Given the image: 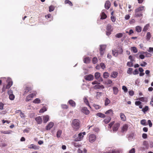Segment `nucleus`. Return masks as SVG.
Here are the masks:
<instances>
[{
	"label": "nucleus",
	"instance_id": "nucleus-38",
	"mask_svg": "<svg viewBox=\"0 0 153 153\" xmlns=\"http://www.w3.org/2000/svg\"><path fill=\"white\" fill-rule=\"evenodd\" d=\"M113 111L111 109H109L107 111L105 112V114H113Z\"/></svg>",
	"mask_w": 153,
	"mask_h": 153
},
{
	"label": "nucleus",
	"instance_id": "nucleus-27",
	"mask_svg": "<svg viewBox=\"0 0 153 153\" xmlns=\"http://www.w3.org/2000/svg\"><path fill=\"white\" fill-rule=\"evenodd\" d=\"M135 30L137 32L140 33L142 30V28L139 26H137L135 27Z\"/></svg>",
	"mask_w": 153,
	"mask_h": 153
},
{
	"label": "nucleus",
	"instance_id": "nucleus-24",
	"mask_svg": "<svg viewBox=\"0 0 153 153\" xmlns=\"http://www.w3.org/2000/svg\"><path fill=\"white\" fill-rule=\"evenodd\" d=\"M69 104L71 106L75 107L76 106V103L75 102L72 100H70L68 101Z\"/></svg>",
	"mask_w": 153,
	"mask_h": 153
},
{
	"label": "nucleus",
	"instance_id": "nucleus-42",
	"mask_svg": "<svg viewBox=\"0 0 153 153\" xmlns=\"http://www.w3.org/2000/svg\"><path fill=\"white\" fill-rule=\"evenodd\" d=\"M127 65L128 67H133L134 65L132 61L128 62L127 63Z\"/></svg>",
	"mask_w": 153,
	"mask_h": 153
},
{
	"label": "nucleus",
	"instance_id": "nucleus-51",
	"mask_svg": "<svg viewBox=\"0 0 153 153\" xmlns=\"http://www.w3.org/2000/svg\"><path fill=\"white\" fill-rule=\"evenodd\" d=\"M132 50L134 53H136L137 52V49L136 47H133L131 48Z\"/></svg>",
	"mask_w": 153,
	"mask_h": 153
},
{
	"label": "nucleus",
	"instance_id": "nucleus-43",
	"mask_svg": "<svg viewBox=\"0 0 153 153\" xmlns=\"http://www.w3.org/2000/svg\"><path fill=\"white\" fill-rule=\"evenodd\" d=\"M111 153H120V151L118 149H114L111 151Z\"/></svg>",
	"mask_w": 153,
	"mask_h": 153
},
{
	"label": "nucleus",
	"instance_id": "nucleus-60",
	"mask_svg": "<svg viewBox=\"0 0 153 153\" xmlns=\"http://www.w3.org/2000/svg\"><path fill=\"white\" fill-rule=\"evenodd\" d=\"M129 94L131 96H133L134 94V93L133 90H131L129 91Z\"/></svg>",
	"mask_w": 153,
	"mask_h": 153
},
{
	"label": "nucleus",
	"instance_id": "nucleus-30",
	"mask_svg": "<svg viewBox=\"0 0 153 153\" xmlns=\"http://www.w3.org/2000/svg\"><path fill=\"white\" fill-rule=\"evenodd\" d=\"M110 102V100L108 98H106L105 100V106L108 105Z\"/></svg>",
	"mask_w": 153,
	"mask_h": 153
},
{
	"label": "nucleus",
	"instance_id": "nucleus-29",
	"mask_svg": "<svg viewBox=\"0 0 153 153\" xmlns=\"http://www.w3.org/2000/svg\"><path fill=\"white\" fill-rule=\"evenodd\" d=\"M65 4H68L70 6H72L73 5L72 2L69 0H65L64 1Z\"/></svg>",
	"mask_w": 153,
	"mask_h": 153
},
{
	"label": "nucleus",
	"instance_id": "nucleus-4",
	"mask_svg": "<svg viewBox=\"0 0 153 153\" xmlns=\"http://www.w3.org/2000/svg\"><path fill=\"white\" fill-rule=\"evenodd\" d=\"M36 93L35 92L28 95L26 97L25 99L26 101L28 102L32 100L34 97L36 96Z\"/></svg>",
	"mask_w": 153,
	"mask_h": 153
},
{
	"label": "nucleus",
	"instance_id": "nucleus-28",
	"mask_svg": "<svg viewBox=\"0 0 153 153\" xmlns=\"http://www.w3.org/2000/svg\"><path fill=\"white\" fill-rule=\"evenodd\" d=\"M49 117V116L48 115L43 117V120L45 123H47L48 121Z\"/></svg>",
	"mask_w": 153,
	"mask_h": 153
},
{
	"label": "nucleus",
	"instance_id": "nucleus-9",
	"mask_svg": "<svg viewBox=\"0 0 153 153\" xmlns=\"http://www.w3.org/2000/svg\"><path fill=\"white\" fill-rule=\"evenodd\" d=\"M32 90L31 87H28V86H25V88L23 90V95H25L29 91Z\"/></svg>",
	"mask_w": 153,
	"mask_h": 153
},
{
	"label": "nucleus",
	"instance_id": "nucleus-22",
	"mask_svg": "<svg viewBox=\"0 0 153 153\" xmlns=\"http://www.w3.org/2000/svg\"><path fill=\"white\" fill-rule=\"evenodd\" d=\"M118 73L116 71H113L112 72L111 76V77L115 78L117 77Z\"/></svg>",
	"mask_w": 153,
	"mask_h": 153
},
{
	"label": "nucleus",
	"instance_id": "nucleus-40",
	"mask_svg": "<svg viewBox=\"0 0 153 153\" xmlns=\"http://www.w3.org/2000/svg\"><path fill=\"white\" fill-rule=\"evenodd\" d=\"M151 37V35L150 32H148L146 35V39L147 40H149Z\"/></svg>",
	"mask_w": 153,
	"mask_h": 153
},
{
	"label": "nucleus",
	"instance_id": "nucleus-54",
	"mask_svg": "<svg viewBox=\"0 0 153 153\" xmlns=\"http://www.w3.org/2000/svg\"><path fill=\"white\" fill-rule=\"evenodd\" d=\"M102 93L101 92H98L97 93L96 97H99L102 95Z\"/></svg>",
	"mask_w": 153,
	"mask_h": 153
},
{
	"label": "nucleus",
	"instance_id": "nucleus-55",
	"mask_svg": "<svg viewBox=\"0 0 153 153\" xmlns=\"http://www.w3.org/2000/svg\"><path fill=\"white\" fill-rule=\"evenodd\" d=\"M122 89L125 92H126L128 91V89L125 86H122Z\"/></svg>",
	"mask_w": 153,
	"mask_h": 153
},
{
	"label": "nucleus",
	"instance_id": "nucleus-2",
	"mask_svg": "<svg viewBox=\"0 0 153 153\" xmlns=\"http://www.w3.org/2000/svg\"><path fill=\"white\" fill-rule=\"evenodd\" d=\"M80 122L78 119H74L72 121L71 126L73 129L77 131L80 128Z\"/></svg>",
	"mask_w": 153,
	"mask_h": 153
},
{
	"label": "nucleus",
	"instance_id": "nucleus-13",
	"mask_svg": "<svg viewBox=\"0 0 153 153\" xmlns=\"http://www.w3.org/2000/svg\"><path fill=\"white\" fill-rule=\"evenodd\" d=\"M128 126L127 124H125L121 128V131L123 133L126 132L128 129Z\"/></svg>",
	"mask_w": 153,
	"mask_h": 153
},
{
	"label": "nucleus",
	"instance_id": "nucleus-7",
	"mask_svg": "<svg viewBox=\"0 0 153 153\" xmlns=\"http://www.w3.org/2000/svg\"><path fill=\"white\" fill-rule=\"evenodd\" d=\"M106 48V46L105 45H100L99 49L100 53L101 56H102L104 53Z\"/></svg>",
	"mask_w": 153,
	"mask_h": 153
},
{
	"label": "nucleus",
	"instance_id": "nucleus-19",
	"mask_svg": "<svg viewBox=\"0 0 153 153\" xmlns=\"http://www.w3.org/2000/svg\"><path fill=\"white\" fill-rule=\"evenodd\" d=\"M113 89L114 94L115 95L117 94L119 91L118 88L116 87H114Z\"/></svg>",
	"mask_w": 153,
	"mask_h": 153
},
{
	"label": "nucleus",
	"instance_id": "nucleus-34",
	"mask_svg": "<svg viewBox=\"0 0 153 153\" xmlns=\"http://www.w3.org/2000/svg\"><path fill=\"white\" fill-rule=\"evenodd\" d=\"M149 109V108L148 106H146L144 108L142 109V111L143 112L144 114H145L146 113V112Z\"/></svg>",
	"mask_w": 153,
	"mask_h": 153
},
{
	"label": "nucleus",
	"instance_id": "nucleus-52",
	"mask_svg": "<svg viewBox=\"0 0 153 153\" xmlns=\"http://www.w3.org/2000/svg\"><path fill=\"white\" fill-rule=\"evenodd\" d=\"M132 70L133 69L132 68H129L127 71V73L129 74H131Z\"/></svg>",
	"mask_w": 153,
	"mask_h": 153
},
{
	"label": "nucleus",
	"instance_id": "nucleus-63",
	"mask_svg": "<svg viewBox=\"0 0 153 153\" xmlns=\"http://www.w3.org/2000/svg\"><path fill=\"white\" fill-rule=\"evenodd\" d=\"M100 65L102 69H104L105 68V66L104 63H101Z\"/></svg>",
	"mask_w": 153,
	"mask_h": 153
},
{
	"label": "nucleus",
	"instance_id": "nucleus-37",
	"mask_svg": "<svg viewBox=\"0 0 153 153\" xmlns=\"http://www.w3.org/2000/svg\"><path fill=\"white\" fill-rule=\"evenodd\" d=\"M83 99L84 102L90 108H91V107L89 104V102L88 99L86 97H85Z\"/></svg>",
	"mask_w": 153,
	"mask_h": 153
},
{
	"label": "nucleus",
	"instance_id": "nucleus-50",
	"mask_svg": "<svg viewBox=\"0 0 153 153\" xmlns=\"http://www.w3.org/2000/svg\"><path fill=\"white\" fill-rule=\"evenodd\" d=\"M123 34L121 33L117 34L116 35V37L118 38H120L122 37Z\"/></svg>",
	"mask_w": 153,
	"mask_h": 153
},
{
	"label": "nucleus",
	"instance_id": "nucleus-5",
	"mask_svg": "<svg viewBox=\"0 0 153 153\" xmlns=\"http://www.w3.org/2000/svg\"><path fill=\"white\" fill-rule=\"evenodd\" d=\"M96 139V137L95 135L94 134H91L88 136V139L89 141L91 143L94 142Z\"/></svg>",
	"mask_w": 153,
	"mask_h": 153
},
{
	"label": "nucleus",
	"instance_id": "nucleus-14",
	"mask_svg": "<svg viewBox=\"0 0 153 153\" xmlns=\"http://www.w3.org/2000/svg\"><path fill=\"white\" fill-rule=\"evenodd\" d=\"M54 123L52 122H50L46 126V129L47 130H50L53 126Z\"/></svg>",
	"mask_w": 153,
	"mask_h": 153
},
{
	"label": "nucleus",
	"instance_id": "nucleus-36",
	"mask_svg": "<svg viewBox=\"0 0 153 153\" xmlns=\"http://www.w3.org/2000/svg\"><path fill=\"white\" fill-rule=\"evenodd\" d=\"M33 102L34 103H39L40 102V100L39 98H36Z\"/></svg>",
	"mask_w": 153,
	"mask_h": 153
},
{
	"label": "nucleus",
	"instance_id": "nucleus-20",
	"mask_svg": "<svg viewBox=\"0 0 153 153\" xmlns=\"http://www.w3.org/2000/svg\"><path fill=\"white\" fill-rule=\"evenodd\" d=\"M120 117L122 121H125L126 120V117L124 114L121 113L120 114Z\"/></svg>",
	"mask_w": 153,
	"mask_h": 153
},
{
	"label": "nucleus",
	"instance_id": "nucleus-17",
	"mask_svg": "<svg viewBox=\"0 0 153 153\" xmlns=\"http://www.w3.org/2000/svg\"><path fill=\"white\" fill-rule=\"evenodd\" d=\"M73 144L74 147L77 148L80 147L82 146V143H75L73 142Z\"/></svg>",
	"mask_w": 153,
	"mask_h": 153
},
{
	"label": "nucleus",
	"instance_id": "nucleus-32",
	"mask_svg": "<svg viewBox=\"0 0 153 153\" xmlns=\"http://www.w3.org/2000/svg\"><path fill=\"white\" fill-rule=\"evenodd\" d=\"M13 84V82L12 81H9L6 86V88L9 89L12 86Z\"/></svg>",
	"mask_w": 153,
	"mask_h": 153
},
{
	"label": "nucleus",
	"instance_id": "nucleus-64",
	"mask_svg": "<svg viewBox=\"0 0 153 153\" xmlns=\"http://www.w3.org/2000/svg\"><path fill=\"white\" fill-rule=\"evenodd\" d=\"M148 51L149 52H153V48L150 47L149 49L148 50Z\"/></svg>",
	"mask_w": 153,
	"mask_h": 153
},
{
	"label": "nucleus",
	"instance_id": "nucleus-61",
	"mask_svg": "<svg viewBox=\"0 0 153 153\" xmlns=\"http://www.w3.org/2000/svg\"><path fill=\"white\" fill-rule=\"evenodd\" d=\"M135 152V149L134 148H132L131 150H130L129 152V153H134Z\"/></svg>",
	"mask_w": 153,
	"mask_h": 153
},
{
	"label": "nucleus",
	"instance_id": "nucleus-26",
	"mask_svg": "<svg viewBox=\"0 0 153 153\" xmlns=\"http://www.w3.org/2000/svg\"><path fill=\"white\" fill-rule=\"evenodd\" d=\"M96 115L97 116H98L99 117H101V118H104L105 117V116L104 114L101 113H100V112H99V113H97V114Z\"/></svg>",
	"mask_w": 153,
	"mask_h": 153
},
{
	"label": "nucleus",
	"instance_id": "nucleus-15",
	"mask_svg": "<svg viewBox=\"0 0 153 153\" xmlns=\"http://www.w3.org/2000/svg\"><path fill=\"white\" fill-rule=\"evenodd\" d=\"M110 2L109 1H106L105 4V8L107 10H108L110 8Z\"/></svg>",
	"mask_w": 153,
	"mask_h": 153
},
{
	"label": "nucleus",
	"instance_id": "nucleus-21",
	"mask_svg": "<svg viewBox=\"0 0 153 153\" xmlns=\"http://www.w3.org/2000/svg\"><path fill=\"white\" fill-rule=\"evenodd\" d=\"M35 120L38 124H40L42 121V118L39 116L36 117Z\"/></svg>",
	"mask_w": 153,
	"mask_h": 153
},
{
	"label": "nucleus",
	"instance_id": "nucleus-25",
	"mask_svg": "<svg viewBox=\"0 0 153 153\" xmlns=\"http://www.w3.org/2000/svg\"><path fill=\"white\" fill-rule=\"evenodd\" d=\"M106 30L107 31H112L113 29L112 28L111 25L110 24H108L107 25L106 27Z\"/></svg>",
	"mask_w": 153,
	"mask_h": 153
},
{
	"label": "nucleus",
	"instance_id": "nucleus-23",
	"mask_svg": "<svg viewBox=\"0 0 153 153\" xmlns=\"http://www.w3.org/2000/svg\"><path fill=\"white\" fill-rule=\"evenodd\" d=\"M112 51L113 56L116 57L118 56L119 53H118L117 50L116 49H113Z\"/></svg>",
	"mask_w": 153,
	"mask_h": 153
},
{
	"label": "nucleus",
	"instance_id": "nucleus-58",
	"mask_svg": "<svg viewBox=\"0 0 153 153\" xmlns=\"http://www.w3.org/2000/svg\"><path fill=\"white\" fill-rule=\"evenodd\" d=\"M133 74L134 75L137 74H139V72L138 70L136 69L134 71L133 73Z\"/></svg>",
	"mask_w": 153,
	"mask_h": 153
},
{
	"label": "nucleus",
	"instance_id": "nucleus-8",
	"mask_svg": "<svg viewBox=\"0 0 153 153\" xmlns=\"http://www.w3.org/2000/svg\"><path fill=\"white\" fill-rule=\"evenodd\" d=\"M120 123H115L113 126L112 130L114 132L116 131L120 126Z\"/></svg>",
	"mask_w": 153,
	"mask_h": 153
},
{
	"label": "nucleus",
	"instance_id": "nucleus-59",
	"mask_svg": "<svg viewBox=\"0 0 153 153\" xmlns=\"http://www.w3.org/2000/svg\"><path fill=\"white\" fill-rule=\"evenodd\" d=\"M142 102L140 101H136L135 102V104L136 105L138 106L141 104Z\"/></svg>",
	"mask_w": 153,
	"mask_h": 153
},
{
	"label": "nucleus",
	"instance_id": "nucleus-47",
	"mask_svg": "<svg viewBox=\"0 0 153 153\" xmlns=\"http://www.w3.org/2000/svg\"><path fill=\"white\" fill-rule=\"evenodd\" d=\"M140 123L141 125L145 126L147 124H146V120L145 119L142 120L140 121Z\"/></svg>",
	"mask_w": 153,
	"mask_h": 153
},
{
	"label": "nucleus",
	"instance_id": "nucleus-62",
	"mask_svg": "<svg viewBox=\"0 0 153 153\" xmlns=\"http://www.w3.org/2000/svg\"><path fill=\"white\" fill-rule=\"evenodd\" d=\"M139 57L140 59H143L145 58V55L143 54H141L139 55Z\"/></svg>",
	"mask_w": 153,
	"mask_h": 153
},
{
	"label": "nucleus",
	"instance_id": "nucleus-10",
	"mask_svg": "<svg viewBox=\"0 0 153 153\" xmlns=\"http://www.w3.org/2000/svg\"><path fill=\"white\" fill-rule=\"evenodd\" d=\"M81 111L86 115H88L90 113L89 111L85 107H83L81 110Z\"/></svg>",
	"mask_w": 153,
	"mask_h": 153
},
{
	"label": "nucleus",
	"instance_id": "nucleus-49",
	"mask_svg": "<svg viewBox=\"0 0 153 153\" xmlns=\"http://www.w3.org/2000/svg\"><path fill=\"white\" fill-rule=\"evenodd\" d=\"M46 111L47 109L45 108V107H44L40 110L39 112L43 113Z\"/></svg>",
	"mask_w": 153,
	"mask_h": 153
},
{
	"label": "nucleus",
	"instance_id": "nucleus-11",
	"mask_svg": "<svg viewBox=\"0 0 153 153\" xmlns=\"http://www.w3.org/2000/svg\"><path fill=\"white\" fill-rule=\"evenodd\" d=\"M94 78L93 76L91 74L86 75L85 76V79L87 80H92Z\"/></svg>",
	"mask_w": 153,
	"mask_h": 153
},
{
	"label": "nucleus",
	"instance_id": "nucleus-45",
	"mask_svg": "<svg viewBox=\"0 0 153 153\" xmlns=\"http://www.w3.org/2000/svg\"><path fill=\"white\" fill-rule=\"evenodd\" d=\"M109 76V74L107 72H105L103 74V77L104 78H107Z\"/></svg>",
	"mask_w": 153,
	"mask_h": 153
},
{
	"label": "nucleus",
	"instance_id": "nucleus-56",
	"mask_svg": "<svg viewBox=\"0 0 153 153\" xmlns=\"http://www.w3.org/2000/svg\"><path fill=\"white\" fill-rule=\"evenodd\" d=\"M94 107L95 109L97 110L99 109L100 108V106L99 105L96 104H94Z\"/></svg>",
	"mask_w": 153,
	"mask_h": 153
},
{
	"label": "nucleus",
	"instance_id": "nucleus-3",
	"mask_svg": "<svg viewBox=\"0 0 153 153\" xmlns=\"http://www.w3.org/2000/svg\"><path fill=\"white\" fill-rule=\"evenodd\" d=\"M85 132L79 133L78 135V136L75 139L74 141H79L81 140L84 137V135H85Z\"/></svg>",
	"mask_w": 153,
	"mask_h": 153
},
{
	"label": "nucleus",
	"instance_id": "nucleus-46",
	"mask_svg": "<svg viewBox=\"0 0 153 153\" xmlns=\"http://www.w3.org/2000/svg\"><path fill=\"white\" fill-rule=\"evenodd\" d=\"M98 60L97 58L94 57L93 58L92 62L94 64H96Z\"/></svg>",
	"mask_w": 153,
	"mask_h": 153
},
{
	"label": "nucleus",
	"instance_id": "nucleus-48",
	"mask_svg": "<svg viewBox=\"0 0 153 153\" xmlns=\"http://www.w3.org/2000/svg\"><path fill=\"white\" fill-rule=\"evenodd\" d=\"M54 7L53 6L51 5L50 6H49V12H51L52 11L54 10Z\"/></svg>",
	"mask_w": 153,
	"mask_h": 153
},
{
	"label": "nucleus",
	"instance_id": "nucleus-57",
	"mask_svg": "<svg viewBox=\"0 0 153 153\" xmlns=\"http://www.w3.org/2000/svg\"><path fill=\"white\" fill-rule=\"evenodd\" d=\"M111 19L112 21L113 22H114L116 21V18L114 16H111Z\"/></svg>",
	"mask_w": 153,
	"mask_h": 153
},
{
	"label": "nucleus",
	"instance_id": "nucleus-18",
	"mask_svg": "<svg viewBox=\"0 0 153 153\" xmlns=\"http://www.w3.org/2000/svg\"><path fill=\"white\" fill-rule=\"evenodd\" d=\"M117 52L119 54H123V51L122 49V47H118L117 49Z\"/></svg>",
	"mask_w": 153,
	"mask_h": 153
},
{
	"label": "nucleus",
	"instance_id": "nucleus-1",
	"mask_svg": "<svg viewBox=\"0 0 153 153\" xmlns=\"http://www.w3.org/2000/svg\"><path fill=\"white\" fill-rule=\"evenodd\" d=\"M144 6H142L137 8L135 10L134 16L136 17H141L143 16V11H145Z\"/></svg>",
	"mask_w": 153,
	"mask_h": 153
},
{
	"label": "nucleus",
	"instance_id": "nucleus-35",
	"mask_svg": "<svg viewBox=\"0 0 153 153\" xmlns=\"http://www.w3.org/2000/svg\"><path fill=\"white\" fill-rule=\"evenodd\" d=\"M62 133V131L60 130H59L56 133V137L58 138H59L60 137V136Z\"/></svg>",
	"mask_w": 153,
	"mask_h": 153
},
{
	"label": "nucleus",
	"instance_id": "nucleus-53",
	"mask_svg": "<svg viewBox=\"0 0 153 153\" xmlns=\"http://www.w3.org/2000/svg\"><path fill=\"white\" fill-rule=\"evenodd\" d=\"M15 98L14 95L13 94L10 95L9 96V98L11 100H13Z\"/></svg>",
	"mask_w": 153,
	"mask_h": 153
},
{
	"label": "nucleus",
	"instance_id": "nucleus-41",
	"mask_svg": "<svg viewBox=\"0 0 153 153\" xmlns=\"http://www.w3.org/2000/svg\"><path fill=\"white\" fill-rule=\"evenodd\" d=\"M149 27V24H147L146 25H145L143 30V32H146V31L148 29V28Z\"/></svg>",
	"mask_w": 153,
	"mask_h": 153
},
{
	"label": "nucleus",
	"instance_id": "nucleus-16",
	"mask_svg": "<svg viewBox=\"0 0 153 153\" xmlns=\"http://www.w3.org/2000/svg\"><path fill=\"white\" fill-rule=\"evenodd\" d=\"M105 10H102V11L101 13V19H105L107 17V15L105 14V13L104 11Z\"/></svg>",
	"mask_w": 153,
	"mask_h": 153
},
{
	"label": "nucleus",
	"instance_id": "nucleus-12",
	"mask_svg": "<svg viewBox=\"0 0 153 153\" xmlns=\"http://www.w3.org/2000/svg\"><path fill=\"white\" fill-rule=\"evenodd\" d=\"M94 88L95 89H102L104 88V86L102 85H100V83L94 86Z\"/></svg>",
	"mask_w": 153,
	"mask_h": 153
},
{
	"label": "nucleus",
	"instance_id": "nucleus-44",
	"mask_svg": "<svg viewBox=\"0 0 153 153\" xmlns=\"http://www.w3.org/2000/svg\"><path fill=\"white\" fill-rule=\"evenodd\" d=\"M29 148L30 149H37V147L33 144H31L29 147Z\"/></svg>",
	"mask_w": 153,
	"mask_h": 153
},
{
	"label": "nucleus",
	"instance_id": "nucleus-31",
	"mask_svg": "<svg viewBox=\"0 0 153 153\" xmlns=\"http://www.w3.org/2000/svg\"><path fill=\"white\" fill-rule=\"evenodd\" d=\"M90 59L89 57H87L85 58L84 59V63H89L90 62Z\"/></svg>",
	"mask_w": 153,
	"mask_h": 153
},
{
	"label": "nucleus",
	"instance_id": "nucleus-6",
	"mask_svg": "<svg viewBox=\"0 0 153 153\" xmlns=\"http://www.w3.org/2000/svg\"><path fill=\"white\" fill-rule=\"evenodd\" d=\"M95 78L100 82H102L103 81V79L102 77H100V73L99 72H96L94 75Z\"/></svg>",
	"mask_w": 153,
	"mask_h": 153
},
{
	"label": "nucleus",
	"instance_id": "nucleus-33",
	"mask_svg": "<svg viewBox=\"0 0 153 153\" xmlns=\"http://www.w3.org/2000/svg\"><path fill=\"white\" fill-rule=\"evenodd\" d=\"M140 53L144 54V55L147 57H150L151 56V54L146 52L143 51L142 53Z\"/></svg>",
	"mask_w": 153,
	"mask_h": 153
},
{
	"label": "nucleus",
	"instance_id": "nucleus-39",
	"mask_svg": "<svg viewBox=\"0 0 153 153\" xmlns=\"http://www.w3.org/2000/svg\"><path fill=\"white\" fill-rule=\"evenodd\" d=\"M111 120V118L110 117H108L107 118L105 119L104 120V122L106 124L108 123Z\"/></svg>",
	"mask_w": 153,
	"mask_h": 153
}]
</instances>
